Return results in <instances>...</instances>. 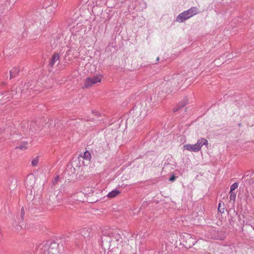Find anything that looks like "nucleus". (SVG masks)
Masks as SVG:
<instances>
[{"label":"nucleus","mask_w":254,"mask_h":254,"mask_svg":"<svg viewBox=\"0 0 254 254\" xmlns=\"http://www.w3.org/2000/svg\"><path fill=\"white\" fill-rule=\"evenodd\" d=\"M196 144L197 145L198 147L199 148V149L200 150L202 146L203 145H208V141L206 139L204 138H201L197 140V141L196 142Z\"/></svg>","instance_id":"obj_10"},{"label":"nucleus","mask_w":254,"mask_h":254,"mask_svg":"<svg viewBox=\"0 0 254 254\" xmlns=\"http://www.w3.org/2000/svg\"><path fill=\"white\" fill-rule=\"evenodd\" d=\"M188 103V100L187 98H184L180 102L178 103L176 108L174 109V112H177L181 110Z\"/></svg>","instance_id":"obj_8"},{"label":"nucleus","mask_w":254,"mask_h":254,"mask_svg":"<svg viewBox=\"0 0 254 254\" xmlns=\"http://www.w3.org/2000/svg\"><path fill=\"white\" fill-rule=\"evenodd\" d=\"M183 242H186L185 244L186 247L190 248L194 245L195 240L189 234L185 233L183 235Z\"/></svg>","instance_id":"obj_6"},{"label":"nucleus","mask_w":254,"mask_h":254,"mask_svg":"<svg viewBox=\"0 0 254 254\" xmlns=\"http://www.w3.org/2000/svg\"><path fill=\"white\" fill-rule=\"evenodd\" d=\"M58 247L59 244L56 242L47 241L40 244L37 250L40 254H60Z\"/></svg>","instance_id":"obj_1"},{"label":"nucleus","mask_w":254,"mask_h":254,"mask_svg":"<svg viewBox=\"0 0 254 254\" xmlns=\"http://www.w3.org/2000/svg\"><path fill=\"white\" fill-rule=\"evenodd\" d=\"M205 237L208 239L223 240L225 237V232L222 231L216 230L214 227H208L205 231Z\"/></svg>","instance_id":"obj_3"},{"label":"nucleus","mask_w":254,"mask_h":254,"mask_svg":"<svg viewBox=\"0 0 254 254\" xmlns=\"http://www.w3.org/2000/svg\"><path fill=\"white\" fill-rule=\"evenodd\" d=\"M198 8L196 7H192L189 9L180 13L177 17L176 21L182 23L185 20L191 17L193 15L197 14Z\"/></svg>","instance_id":"obj_4"},{"label":"nucleus","mask_w":254,"mask_h":254,"mask_svg":"<svg viewBox=\"0 0 254 254\" xmlns=\"http://www.w3.org/2000/svg\"><path fill=\"white\" fill-rule=\"evenodd\" d=\"M225 205L223 201H220L218 204V211L221 213H224Z\"/></svg>","instance_id":"obj_13"},{"label":"nucleus","mask_w":254,"mask_h":254,"mask_svg":"<svg viewBox=\"0 0 254 254\" xmlns=\"http://www.w3.org/2000/svg\"><path fill=\"white\" fill-rule=\"evenodd\" d=\"M177 177L174 175H172L170 177L169 181L170 182H174L176 179Z\"/></svg>","instance_id":"obj_24"},{"label":"nucleus","mask_w":254,"mask_h":254,"mask_svg":"<svg viewBox=\"0 0 254 254\" xmlns=\"http://www.w3.org/2000/svg\"><path fill=\"white\" fill-rule=\"evenodd\" d=\"M59 176H56L54 179H53V185H55L57 183L58 181H59Z\"/></svg>","instance_id":"obj_23"},{"label":"nucleus","mask_w":254,"mask_h":254,"mask_svg":"<svg viewBox=\"0 0 254 254\" xmlns=\"http://www.w3.org/2000/svg\"><path fill=\"white\" fill-rule=\"evenodd\" d=\"M38 162H39L38 157H36L35 158H34L32 161L31 163H32V166H37Z\"/></svg>","instance_id":"obj_20"},{"label":"nucleus","mask_w":254,"mask_h":254,"mask_svg":"<svg viewBox=\"0 0 254 254\" xmlns=\"http://www.w3.org/2000/svg\"><path fill=\"white\" fill-rule=\"evenodd\" d=\"M24 214H25L24 209L23 207H22L21 210V214H20V217L21 218V219H22V220L23 219Z\"/></svg>","instance_id":"obj_25"},{"label":"nucleus","mask_w":254,"mask_h":254,"mask_svg":"<svg viewBox=\"0 0 254 254\" xmlns=\"http://www.w3.org/2000/svg\"><path fill=\"white\" fill-rule=\"evenodd\" d=\"M16 148H19L21 150H26L27 148V147L25 145L22 144L19 146L16 147Z\"/></svg>","instance_id":"obj_22"},{"label":"nucleus","mask_w":254,"mask_h":254,"mask_svg":"<svg viewBox=\"0 0 254 254\" xmlns=\"http://www.w3.org/2000/svg\"><path fill=\"white\" fill-rule=\"evenodd\" d=\"M21 143L25 146L28 144V142L25 141H22Z\"/></svg>","instance_id":"obj_27"},{"label":"nucleus","mask_w":254,"mask_h":254,"mask_svg":"<svg viewBox=\"0 0 254 254\" xmlns=\"http://www.w3.org/2000/svg\"><path fill=\"white\" fill-rule=\"evenodd\" d=\"M120 193V191L117 190H114L111 192H110L108 195L107 196L110 198H113L115 196H116L117 195H118Z\"/></svg>","instance_id":"obj_12"},{"label":"nucleus","mask_w":254,"mask_h":254,"mask_svg":"<svg viewBox=\"0 0 254 254\" xmlns=\"http://www.w3.org/2000/svg\"><path fill=\"white\" fill-rule=\"evenodd\" d=\"M20 71V67L19 66H16L13 67L9 71L10 74V79L14 78L18 76L19 74V72Z\"/></svg>","instance_id":"obj_7"},{"label":"nucleus","mask_w":254,"mask_h":254,"mask_svg":"<svg viewBox=\"0 0 254 254\" xmlns=\"http://www.w3.org/2000/svg\"><path fill=\"white\" fill-rule=\"evenodd\" d=\"M146 115V113H145L144 114H143V116H145Z\"/></svg>","instance_id":"obj_32"},{"label":"nucleus","mask_w":254,"mask_h":254,"mask_svg":"<svg viewBox=\"0 0 254 254\" xmlns=\"http://www.w3.org/2000/svg\"><path fill=\"white\" fill-rule=\"evenodd\" d=\"M76 167H77L78 169L80 168V166H78V164H76Z\"/></svg>","instance_id":"obj_30"},{"label":"nucleus","mask_w":254,"mask_h":254,"mask_svg":"<svg viewBox=\"0 0 254 254\" xmlns=\"http://www.w3.org/2000/svg\"><path fill=\"white\" fill-rule=\"evenodd\" d=\"M84 158L87 160H89L91 158V154L89 151L87 150L84 153Z\"/></svg>","instance_id":"obj_16"},{"label":"nucleus","mask_w":254,"mask_h":254,"mask_svg":"<svg viewBox=\"0 0 254 254\" xmlns=\"http://www.w3.org/2000/svg\"><path fill=\"white\" fill-rule=\"evenodd\" d=\"M238 184L237 183H234L230 187V191H233L235 190H236L238 188Z\"/></svg>","instance_id":"obj_19"},{"label":"nucleus","mask_w":254,"mask_h":254,"mask_svg":"<svg viewBox=\"0 0 254 254\" xmlns=\"http://www.w3.org/2000/svg\"><path fill=\"white\" fill-rule=\"evenodd\" d=\"M192 145L193 147V149L194 150V152H198V151H200V149L198 147L196 143L195 144H192Z\"/></svg>","instance_id":"obj_21"},{"label":"nucleus","mask_w":254,"mask_h":254,"mask_svg":"<svg viewBox=\"0 0 254 254\" xmlns=\"http://www.w3.org/2000/svg\"><path fill=\"white\" fill-rule=\"evenodd\" d=\"M59 58H60V56H59V55L58 53H55L52 57L51 58V59L50 61V63H49V64L51 66H53L56 62L57 61H58L59 59Z\"/></svg>","instance_id":"obj_11"},{"label":"nucleus","mask_w":254,"mask_h":254,"mask_svg":"<svg viewBox=\"0 0 254 254\" xmlns=\"http://www.w3.org/2000/svg\"><path fill=\"white\" fill-rule=\"evenodd\" d=\"M110 236L113 238V240L115 239L116 241H119L122 239L121 235L117 232V231H109Z\"/></svg>","instance_id":"obj_9"},{"label":"nucleus","mask_w":254,"mask_h":254,"mask_svg":"<svg viewBox=\"0 0 254 254\" xmlns=\"http://www.w3.org/2000/svg\"><path fill=\"white\" fill-rule=\"evenodd\" d=\"M184 148L187 150L194 152V150L193 149V147L192 144H186L184 145Z\"/></svg>","instance_id":"obj_15"},{"label":"nucleus","mask_w":254,"mask_h":254,"mask_svg":"<svg viewBox=\"0 0 254 254\" xmlns=\"http://www.w3.org/2000/svg\"><path fill=\"white\" fill-rule=\"evenodd\" d=\"M69 52H70V50H69V49L66 51V54H65V57L66 56H68V54H69Z\"/></svg>","instance_id":"obj_28"},{"label":"nucleus","mask_w":254,"mask_h":254,"mask_svg":"<svg viewBox=\"0 0 254 254\" xmlns=\"http://www.w3.org/2000/svg\"><path fill=\"white\" fill-rule=\"evenodd\" d=\"M71 165L72 166L69 168L70 171L73 174L75 173L76 169L73 167V164Z\"/></svg>","instance_id":"obj_26"},{"label":"nucleus","mask_w":254,"mask_h":254,"mask_svg":"<svg viewBox=\"0 0 254 254\" xmlns=\"http://www.w3.org/2000/svg\"><path fill=\"white\" fill-rule=\"evenodd\" d=\"M90 232H87V230H83L81 232V235L84 238L88 237L89 236Z\"/></svg>","instance_id":"obj_18"},{"label":"nucleus","mask_w":254,"mask_h":254,"mask_svg":"<svg viewBox=\"0 0 254 254\" xmlns=\"http://www.w3.org/2000/svg\"><path fill=\"white\" fill-rule=\"evenodd\" d=\"M36 123L33 122L31 123L30 125V128L29 129L32 131V132H35L37 131L40 130V127H38V128H37L36 127Z\"/></svg>","instance_id":"obj_14"},{"label":"nucleus","mask_w":254,"mask_h":254,"mask_svg":"<svg viewBox=\"0 0 254 254\" xmlns=\"http://www.w3.org/2000/svg\"><path fill=\"white\" fill-rule=\"evenodd\" d=\"M102 78V76L101 75H97L92 77H88L85 80L83 88H88L93 84L101 82Z\"/></svg>","instance_id":"obj_5"},{"label":"nucleus","mask_w":254,"mask_h":254,"mask_svg":"<svg viewBox=\"0 0 254 254\" xmlns=\"http://www.w3.org/2000/svg\"><path fill=\"white\" fill-rule=\"evenodd\" d=\"M159 60V57H158V58H157V59H156V61H158Z\"/></svg>","instance_id":"obj_31"},{"label":"nucleus","mask_w":254,"mask_h":254,"mask_svg":"<svg viewBox=\"0 0 254 254\" xmlns=\"http://www.w3.org/2000/svg\"><path fill=\"white\" fill-rule=\"evenodd\" d=\"M229 193L230 194V200H232L234 201H235V199H236V193L235 192L231 191H230Z\"/></svg>","instance_id":"obj_17"},{"label":"nucleus","mask_w":254,"mask_h":254,"mask_svg":"<svg viewBox=\"0 0 254 254\" xmlns=\"http://www.w3.org/2000/svg\"><path fill=\"white\" fill-rule=\"evenodd\" d=\"M25 254H34L32 252H27L25 253Z\"/></svg>","instance_id":"obj_29"},{"label":"nucleus","mask_w":254,"mask_h":254,"mask_svg":"<svg viewBox=\"0 0 254 254\" xmlns=\"http://www.w3.org/2000/svg\"><path fill=\"white\" fill-rule=\"evenodd\" d=\"M102 248L106 250H108V254H117L118 253V248L117 247H112L111 243L113 242V238L110 236L109 231H105L101 236Z\"/></svg>","instance_id":"obj_2"}]
</instances>
